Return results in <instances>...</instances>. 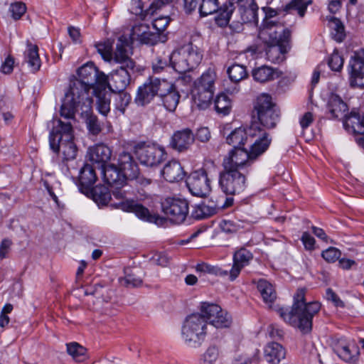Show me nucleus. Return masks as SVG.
<instances>
[{"label":"nucleus","mask_w":364,"mask_h":364,"mask_svg":"<svg viewBox=\"0 0 364 364\" xmlns=\"http://www.w3.org/2000/svg\"><path fill=\"white\" fill-rule=\"evenodd\" d=\"M78 78L70 80L68 92L60 107V116L65 119H74L79 103L84 102L90 106L92 97L89 91L95 89H106L107 75L100 72L92 62H89L77 70Z\"/></svg>","instance_id":"obj_1"},{"label":"nucleus","mask_w":364,"mask_h":364,"mask_svg":"<svg viewBox=\"0 0 364 364\" xmlns=\"http://www.w3.org/2000/svg\"><path fill=\"white\" fill-rule=\"evenodd\" d=\"M305 291L304 289L296 291L291 310L280 307L277 312L287 323L303 333H308L311 331L312 318L320 311L321 304L317 301L306 303Z\"/></svg>","instance_id":"obj_2"},{"label":"nucleus","mask_w":364,"mask_h":364,"mask_svg":"<svg viewBox=\"0 0 364 364\" xmlns=\"http://www.w3.org/2000/svg\"><path fill=\"white\" fill-rule=\"evenodd\" d=\"M73 129L70 122L56 120L50 135L49 143L50 149L54 152L60 151L63 161L65 162L75 159L77 148L73 141Z\"/></svg>","instance_id":"obj_3"},{"label":"nucleus","mask_w":364,"mask_h":364,"mask_svg":"<svg viewBox=\"0 0 364 364\" xmlns=\"http://www.w3.org/2000/svg\"><path fill=\"white\" fill-rule=\"evenodd\" d=\"M253 115L258 119L259 124L267 129H273L279 120L280 112L276 104L268 94L259 95L254 104Z\"/></svg>","instance_id":"obj_4"},{"label":"nucleus","mask_w":364,"mask_h":364,"mask_svg":"<svg viewBox=\"0 0 364 364\" xmlns=\"http://www.w3.org/2000/svg\"><path fill=\"white\" fill-rule=\"evenodd\" d=\"M207 321L203 314H193L188 316L182 326V336L191 347L197 348L201 345L206 334Z\"/></svg>","instance_id":"obj_5"},{"label":"nucleus","mask_w":364,"mask_h":364,"mask_svg":"<svg viewBox=\"0 0 364 364\" xmlns=\"http://www.w3.org/2000/svg\"><path fill=\"white\" fill-rule=\"evenodd\" d=\"M134 152L141 164L149 167L159 166L167 156V153L163 146L144 141L135 144Z\"/></svg>","instance_id":"obj_6"},{"label":"nucleus","mask_w":364,"mask_h":364,"mask_svg":"<svg viewBox=\"0 0 364 364\" xmlns=\"http://www.w3.org/2000/svg\"><path fill=\"white\" fill-rule=\"evenodd\" d=\"M219 186L226 195L240 194L246 188V177L239 170L223 168L219 173Z\"/></svg>","instance_id":"obj_7"},{"label":"nucleus","mask_w":364,"mask_h":364,"mask_svg":"<svg viewBox=\"0 0 364 364\" xmlns=\"http://www.w3.org/2000/svg\"><path fill=\"white\" fill-rule=\"evenodd\" d=\"M161 210L171 223L181 224L188 215L189 205L184 198L168 197L161 202Z\"/></svg>","instance_id":"obj_8"},{"label":"nucleus","mask_w":364,"mask_h":364,"mask_svg":"<svg viewBox=\"0 0 364 364\" xmlns=\"http://www.w3.org/2000/svg\"><path fill=\"white\" fill-rule=\"evenodd\" d=\"M170 87L168 81L164 79L149 78L138 88L135 97V102L138 105L144 106L149 104L156 96H159L161 92L168 90Z\"/></svg>","instance_id":"obj_9"},{"label":"nucleus","mask_w":364,"mask_h":364,"mask_svg":"<svg viewBox=\"0 0 364 364\" xmlns=\"http://www.w3.org/2000/svg\"><path fill=\"white\" fill-rule=\"evenodd\" d=\"M249 141L250 156L254 160L262 154L270 145L272 139L269 134L260 127L258 123L254 122L249 127Z\"/></svg>","instance_id":"obj_10"},{"label":"nucleus","mask_w":364,"mask_h":364,"mask_svg":"<svg viewBox=\"0 0 364 364\" xmlns=\"http://www.w3.org/2000/svg\"><path fill=\"white\" fill-rule=\"evenodd\" d=\"M200 312L205 316L206 321L216 328H229L232 324L231 316L215 304L202 303Z\"/></svg>","instance_id":"obj_11"},{"label":"nucleus","mask_w":364,"mask_h":364,"mask_svg":"<svg viewBox=\"0 0 364 364\" xmlns=\"http://www.w3.org/2000/svg\"><path fill=\"white\" fill-rule=\"evenodd\" d=\"M259 37L266 44H282L289 43L291 31L279 23L262 25Z\"/></svg>","instance_id":"obj_12"},{"label":"nucleus","mask_w":364,"mask_h":364,"mask_svg":"<svg viewBox=\"0 0 364 364\" xmlns=\"http://www.w3.org/2000/svg\"><path fill=\"white\" fill-rule=\"evenodd\" d=\"M186 185L191 193L198 197H206L211 191L210 181L204 168L191 173L186 181Z\"/></svg>","instance_id":"obj_13"},{"label":"nucleus","mask_w":364,"mask_h":364,"mask_svg":"<svg viewBox=\"0 0 364 364\" xmlns=\"http://www.w3.org/2000/svg\"><path fill=\"white\" fill-rule=\"evenodd\" d=\"M250 151L244 148H234L223 161V168L236 169L241 171L244 166H249L254 160Z\"/></svg>","instance_id":"obj_14"},{"label":"nucleus","mask_w":364,"mask_h":364,"mask_svg":"<svg viewBox=\"0 0 364 364\" xmlns=\"http://www.w3.org/2000/svg\"><path fill=\"white\" fill-rule=\"evenodd\" d=\"M133 70L127 67L120 66L113 70L109 75H107L106 89L109 88L113 92L124 91L130 83V72Z\"/></svg>","instance_id":"obj_15"},{"label":"nucleus","mask_w":364,"mask_h":364,"mask_svg":"<svg viewBox=\"0 0 364 364\" xmlns=\"http://www.w3.org/2000/svg\"><path fill=\"white\" fill-rule=\"evenodd\" d=\"M195 136L191 129L185 128L176 131L171 137L169 146L178 152H185L194 143Z\"/></svg>","instance_id":"obj_16"},{"label":"nucleus","mask_w":364,"mask_h":364,"mask_svg":"<svg viewBox=\"0 0 364 364\" xmlns=\"http://www.w3.org/2000/svg\"><path fill=\"white\" fill-rule=\"evenodd\" d=\"M104 181L111 187L122 188L130 177L114 164H107L102 168Z\"/></svg>","instance_id":"obj_17"},{"label":"nucleus","mask_w":364,"mask_h":364,"mask_svg":"<svg viewBox=\"0 0 364 364\" xmlns=\"http://www.w3.org/2000/svg\"><path fill=\"white\" fill-rule=\"evenodd\" d=\"M326 114L329 119H342L348 111L346 103L336 94H331L326 106Z\"/></svg>","instance_id":"obj_18"},{"label":"nucleus","mask_w":364,"mask_h":364,"mask_svg":"<svg viewBox=\"0 0 364 364\" xmlns=\"http://www.w3.org/2000/svg\"><path fill=\"white\" fill-rule=\"evenodd\" d=\"M237 12L241 23L257 24L259 7L255 0H237Z\"/></svg>","instance_id":"obj_19"},{"label":"nucleus","mask_w":364,"mask_h":364,"mask_svg":"<svg viewBox=\"0 0 364 364\" xmlns=\"http://www.w3.org/2000/svg\"><path fill=\"white\" fill-rule=\"evenodd\" d=\"M252 259L253 254L245 247L236 250L233 254V264L230 271V279L235 280L239 276L241 270L249 265Z\"/></svg>","instance_id":"obj_20"},{"label":"nucleus","mask_w":364,"mask_h":364,"mask_svg":"<svg viewBox=\"0 0 364 364\" xmlns=\"http://www.w3.org/2000/svg\"><path fill=\"white\" fill-rule=\"evenodd\" d=\"M163 178L169 183H175L182 181L186 172L181 163L176 159L168 161L161 171Z\"/></svg>","instance_id":"obj_21"},{"label":"nucleus","mask_w":364,"mask_h":364,"mask_svg":"<svg viewBox=\"0 0 364 364\" xmlns=\"http://www.w3.org/2000/svg\"><path fill=\"white\" fill-rule=\"evenodd\" d=\"M92 104V100H91V102L89 107L86 106L84 102H80L77 109L80 107L82 109L81 115L82 117L85 119V123L89 134L97 136L102 131V124L100 122L97 117L90 112Z\"/></svg>","instance_id":"obj_22"},{"label":"nucleus","mask_w":364,"mask_h":364,"mask_svg":"<svg viewBox=\"0 0 364 364\" xmlns=\"http://www.w3.org/2000/svg\"><path fill=\"white\" fill-rule=\"evenodd\" d=\"M333 349L338 356L346 362L353 361L359 353L355 345L342 338L334 342Z\"/></svg>","instance_id":"obj_23"},{"label":"nucleus","mask_w":364,"mask_h":364,"mask_svg":"<svg viewBox=\"0 0 364 364\" xmlns=\"http://www.w3.org/2000/svg\"><path fill=\"white\" fill-rule=\"evenodd\" d=\"M112 151L103 144H97L90 147L87 151V158L93 164H101V168L106 166V163L111 159Z\"/></svg>","instance_id":"obj_24"},{"label":"nucleus","mask_w":364,"mask_h":364,"mask_svg":"<svg viewBox=\"0 0 364 364\" xmlns=\"http://www.w3.org/2000/svg\"><path fill=\"white\" fill-rule=\"evenodd\" d=\"M132 38L139 41L141 43L154 46L160 41L159 33H154L149 31V28L144 24L135 26L132 28Z\"/></svg>","instance_id":"obj_25"},{"label":"nucleus","mask_w":364,"mask_h":364,"mask_svg":"<svg viewBox=\"0 0 364 364\" xmlns=\"http://www.w3.org/2000/svg\"><path fill=\"white\" fill-rule=\"evenodd\" d=\"M286 349L279 343L271 342L264 348V356L270 364H279L286 357Z\"/></svg>","instance_id":"obj_26"},{"label":"nucleus","mask_w":364,"mask_h":364,"mask_svg":"<svg viewBox=\"0 0 364 364\" xmlns=\"http://www.w3.org/2000/svg\"><path fill=\"white\" fill-rule=\"evenodd\" d=\"M266 58L273 63H279L284 60L285 54L290 48L289 43L282 44H267Z\"/></svg>","instance_id":"obj_27"},{"label":"nucleus","mask_w":364,"mask_h":364,"mask_svg":"<svg viewBox=\"0 0 364 364\" xmlns=\"http://www.w3.org/2000/svg\"><path fill=\"white\" fill-rule=\"evenodd\" d=\"M168 85L170 87L167 89L168 90L161 92L159 97L165 109L169 112H173L178 105L181 95L174 85L168 82Z\"/></svg>","instance_id":"obj_28"},{"label":"nucleus","mask_w":364,"mask_h":364,"mask_svg":"<svg viewBox=\"0 0 364 364\" xmlns=\"http://www.w3.org/2000/svg\"><path fill=\"white\" fill-rule=\"evenodd\" d=\"M118 165L121 171L130 177L136 178L139 174V167L132 156L128 152H122L118 158Z\"/></svg>","instance_id":"obj_29"},{"label":"nucleus","mask_w":364,"mask_h":364,"mask_svg":"<svg viewBox=\"0 0 364 364\" xmlns=\"http://www.w3.org/2000/svg\"><path fill=\"white\" fill-rule=\"evenodd\" d=\"M214 92L206 88L193 87L192 97L194 105L200 109H205L211 104Z\"/></svg>","instance_id":"obj_30"},{"label":"nucleus","mask_w":364,"mask_h":364,"mask_svg":"<svg viewBox=\"0 0 364 364\" xmlns=\"http://www.w3.org/2000/svg\"><path fill=\"white\" fill-rule=\"evenodd\" d=\"M127 47L128 42L126 40L123 41L120 38L116 46L114 58L117 63L122 64L121 66L134 69L135 68V63L129 56Z\"/></svg>","instance_id":"obj_31"},{"label":"nucleus","mask_w":364,"mask_h":364,"mask_svg":"<svg viewBox=\"0 0 364 364\" xmlns=\"http://www.w3.org/2000/svg\"><path fill=\"white\" fill-rule=\"evenodd\" d=\"M350 86L364 87V61L350 60Z\"/></svg>","instance_id":"obj_32"},{"label":"nucleus","mask_w":364,"mask_h":364,"mask_svg":"<svg viewBox=\"0 0 364 364\" xmlns=\"http://www.w3.org/2000/svg\"><path fill=\"white\" fill-rule=\"evenodd\" d=\"M97 176L93 167L85 164L80 170L79 175V186L82 192L83 189L90 191L96 182Z\"/></svg>","instance_id":"obj_33"},{"label":"nucleus","mask_w":364,"mask_h":364,"mask_svg":"<svg viewBox=\"0 0 364 364\" xmlns=\"http://www.w3.org/2000/svg\"><path fill=\"white\" fill-rule=\"evenodd\" d=\"M249 127L237 128L226 138V142L234 148H242L249 141Z\"/></svg>","instance_id":"obj_34"},{"label":"nucleus","mask_w":364,"mask_h":364,"mask_svg":"<svg viewBox=\"0 0 364 364\" xmlns=\"http://www.w3.org/2000/svg\"><path fill=\"white\" fill-rule=\"evenodd\" d=\"M96 97V109L102 115L107 117L110 112L111 95L107 89H95L93 91Z\"/></svg>","instance_id":"obj_35"},{"label":"nucleus","mask_w":364,"mask_h":364,"mask_svg":"<svg viewBox=\"0 0 364 364\" xmlns=\"http://www.w3.org/2000/svg\"><path fill=\"white\" fill-rule=\"evenodd\" d=\"M122 208L126 211L134 213L138 218L142 220L147 221H152L153 220L149 210L134 200H127L122 203Z\"/></svg>","instance_id":"obj_36"},{"label":"nucleus","mask_w":364,"mask_h":364,"mask_svg":"<svg viewBox=\"0 0 364 364\" xmlns=\"http://www.w3.org/2000/svg\"><path fill=\"white\" fill-rule=\"evenodd\" d=\"M252 75L255 81L261 83L272 81L279 77L277 69L267 65H262L254 69Z\"/></svg>","instance_id":"obj_37"},{"label":"nucleus","mask_w":364,"mask_h":364,"mask_svg":"<svg viewBox=\"0 0 364 364\" xmlns=\"http://www.w3.org/2000/svg\"><path fill=\"white\" fill-rule=\"evenodd\" d=\"M169 61L176 72L183 73L189 71L188 63L186 60L182 47L173 51L169 56Z\"/></svg>","instance_id":"obj_38"},{"label":"nucleus","mask_w":364,"mask_h":364,"mask_svg":"<svg viewBox=\"0 0 364 364\" xmlns=\"http://www.w3.org/2000/svg\"><path fill=\"white\" fill-rule=\"evenodd\" d=\"M182 49L186 62L188 63L189 71L196 68L202 60L203 55L198 51L196 46L192 43L183 45Z\"/></svg>","instance_id":"obj_39"},{"label":"nucleus","mask_w":364,"mask_h":364,"mask_svg":"<svg viewBox=\"0 0 364 364\" xmlns=\"http://www.w3.org/2000/svg\"><path fill=\"white\" fill-rule=\"evenodd\" d=\"M25 60L31 70L36 73L40 70L41 61L38 54V48L36 45L27 43V50L25 52Z\"/></svg>","instance_id":"obj_40"},{"label":"nucleus","mask_w":364,"mask_h":364,"mask_svg":"<svg viewBox=\"0 0 364 364\" xmlns=\"http://www.w3.org/2000/svg\"><path fill=\"white\" fill-rule=\"evenodd\" d=\"M217 78L216 73L212 68H208L200 77L194 82L196 87L206 88L209 91L215 92V82Z\"/></svg>","instance_id":"obj_41"},{"label":"nucleus","mask_w":364,"mask_h":364,"mask_svg":"<svg viewBox=\"0 0 364 364\" xmlns=\"http://www.w3.org/2000/svg\"><path fill=\"white\" fill-rule=\"evenodd\" d=\"M233 4L230 2L224 4L221 6H218V10L215 12V23L220 27L226 26L230 19V16L233 11Z\"/></svg>","instance_id":"obj_42"},{"label":"nucleus","mask_w":364,"mask_h":364,"mask_svg":"<svg viewBox=\"0 0 364 364\" xmlns=\"http://www.w3.org/2000/svg\"><path fill=\"white\" fill-rule=\"evenodd\" d=\"M257 289L265 303H272L277 298L276 291L271 283L265 279H259Z\"/></svg>","instance_id":"obj_43"},{"label":"nucleus","mask_w":364,"mask_h":364,"mask_svg":"<svg viewBox=\"0 0 364 364\" xmlns=\"http://www.w3.org/2000/svg\"><path fill=\"white\" fill-rule=\"evenodd\" d=\"M311 4V0H292L285 5L284 11L289 14H297L302 18L305 16L307 7Z\"/></svg>","instance_id":"obj_44"},{"label":"nucleus","mask_w":364,"mask_h":364,"mask_svg":"<svg viewBox=\"0 0 364 364\" xmlns=\"http://www.w3.org/2000/svg\"><path fill=\"white\" fill-rule=\"evenodd\" d=\"M90 190L92 199L98 205H105L111 199L110 191L105 186H97Z\"/></svg>","instance_id":"obj_45"},{"label":"nucleus","mask_w":364,"mask_h":364,"mask_svg":"<svg viewBox=\"0 0 364 364\" xmlns=\"http://www.w3.org/2000/svg\"><path fill=\"white\" fill-rule=\"evenodd\" d=\"M215 108L218 114L228 115L232 109V101L228 95L218 94L215 100Z\"/></svg>","instance_id":"obj_46"},{"label":"nucleus","mask_w":364,"mask_h":364,"mask_svg":"<svg viewBox=\"0 0 364 364\" xmlns=\"http://www.w3.org/2000/svg\"><path fill=\"white\" fill-rule=\"evenodd\" d=\"M359 114L355 112H351L348 117H347L344 122L343 126L346 130L353 134L364 135V128L358 126Z\"/></svg>","instance_id":"obj_47"},{"label":"nucleus","mask_w":364,"mask_h":364,"mask_svg":"<svg viewBox=\"0 0 364 364\" xmlns=\"http://www.w3.org/2000/svg\"><path fill=\"white\" fill-rule=\"evenodd\" d=\"M67 352L76 362H82L87 358V349L76 342L67 343Z\"/></svg>","instance_id":"obj_48"},{"label":"nucleus","mask_w":364,"mask_h":364,"mask_svg":"<svg viewBox=\"0 0 364 364\" xmlns=\"http://www.w3.org/2000/svg\"><path fill=\"white\" fill-rule=\"evenodd\" d=\"M227 73L231 81L238 82L247 77L246 67L239 64H233L228 68Z\"/></svg>","instance_id":"obj_49"},{"label":"nucleus","mask_w":364,"mask_h":364,"mask_svg":"<svg viewBox=\"0 0 364 364\" xmlns=\"http://www.w3.org/2000/svg\"><path fill=\"white\" fill-rule=\"evenodd\" d=\"M196 270L198 272L215 276H226L228 274V272L227 270H223L217 266L210 265L205 262L198 264L196 266Z\"/></svg>","instance_id":"obj_50"},{"label":"nucleus","mask_w":364,"mask_h":364,"mask_svg":"<svg viewBox=\"0 0 364 364\" xmlns=\"http://www.w3.org/2000/svg\"><path fill=\"white\" fill-rule=\"evenodd\" d=\"M218 0H202L199 6L200 16H207L215 14L218 10Z\"/></svg>","instance_id":"obj_51"},{"label":"nucleus","mask_w":364,"mask_h":364,"mask_svg":"<svg viewBox=\"0 0 364 364\" xmlns=\"http://www.w3.org/2000/svg\"><path fill=\"white\" fill-rule=\"evenodd\" d=\"M215 213V209L210 208L206 204L202 203L196 205L193 211V216L198 220L203 219L213 215Z\"/></svg>","instance_id":"obj_52"},{"label":"nucleus","mask_w":364,"mask_h":364,"mask_svg":"<svg viewBox=\"0 0 364 364\" xmlns=\"http://www.w3.org/2000/svg\"><path fill=\"white\" fill-rule=\"evenodd\" d=\"M331 33L337 42H341L346 36L344 26L338 18H334L332 21Z\"/></svg>","instance_id":"obj_53"},{"label":"nucleus","mask_w":364,"mask_h":364,"mask_svg":"<svg viewBox=\"0 0 364 364\" xmlns=\"http://www.w3.org/2000/svg\"><path fill=\"white\" fill-rule=\"evenodd\" d=\"M219 356V350L215 346H210L202 357L203 364H215Z\"/></svg>","instance_id":"obj_54"},{"label":"nucleus","mask_w":364,"mask_h":364,"mask_svg":"<svg viewBox=\"0 0 364 364\" xmlns=\"http://www.w3.org/2000/svg\"><path fill=\"white\" fill-rule=\"evenodd\" d=\"M130 12L141 19H145L147 16V12L144 9L141 0H132L129 8Z\"/></svg>","instance_id":"obj_55"},{"label":"nucleus","mask_w":364,"mask_h":364,"mask_svg":"<svg viewBox=\"0 0 364 364\" xmlns=\"http://www.w3.org/2000/svg\"><path fill=\"white\" fill-rule=\"evenodd\" d=\"M330 68L334 71H339L343 65V59L337 50H334L328 60Z\"/></svg>","instance_id":"obj_56"},{"label":"nucleus","mask_w":364,"mask_h":364,"mask_svg":"<svg viewBox=\"0 0 364 364\" xmlns=\"http://www.w3.org/2000/svg\"><path fill=\"white\" fill-rule=\"evenodd\" d=\"M97 52L103 59L109 60L112 57V46L109 42L98 43L95 45Z\"/></svg>","instance_id":"obj_57"},{"label":"nucleus","mask_w":364,"mask_h":364,"mask_svg":"<svg viewBox=\"0 0 364 364\" xmlns=\"http://www.w3.org/2000/svg\"><path fill=\"white\" fill-rule=\"evenodd\" d=\"M119 92L116 99V108L124 113L126 107L129 105L132 97L129 94L123 92V91Z\"/></svg>","instance_id":"obj_58"},{"label":"nucleus","mask_w":364,"mask_h":364,"mask_svg":"<svg viewBox=\"0 0 364 364\" xmlns=\"http://www.w3.org/2000/svg\"><path fill=\"white\" fill-rule=\"evenodd\" d=\"M262 9L264 13V18L263 19L262 25H270L272 23H277V21L272 20V18L277 16L279 14L278 9H274L269 6L262 7Z\"/></svg>","instance_id":"obj_59"},{"label":"nucleus","mask_w":364,"mask_h":364,"mask_svg":"<svg viewBox=\"0 0 364 364\" xmlns=\"http://www.w3.org/2000/svg\"><path fill=\"white\" fill-rule=\"evenodd\" d=\"M323 258L328 262H334L339 259L341 253L339 250L336 247H329L322 252Z\"/></svg>","instance_id":"obj_60"},{"label":"nucleus","mask_w":364,"mask_h":364,"mask_svg":"<svg viewBox=\"0 0 364 364\" xmlns=\"http://www.w3.org/2000/svg\"><path fill=\"white\" fill-rule=\"evenodd\" d=\"M26 11V5L21 2L12 4L10 6V11L15 20L19 19L25 14Z\"/></svg>","instance_id":"obj_61"},{"label":"nucleus","mask_w":364,"mask_h":364,"mask_svg":"<svg viewBox=\"0 0 364 364\" xmlns=\"http://www.w3.org/2000/svg\"><path fill=\"white\" fill-rule=\"evenodd\" d=\"M124 281L128 287H138L143 283L142 279L134 273L127 274Z\"/></svg>","instance_id":"obj_62"},{"label":"nucleus","mask_w":364,"mask_h":364,"mask_svg":"<svg viewBox=\"0 0 364 364\" xmlns=\"http://www.w3.org/2000/svg\"><path fill=\"white\" fill-rule=\"evenodd\" d=\"M170 18L168 16H161L154 19L152 22L153 27L159 33H161L166 30L170 23Z\"/></svg>","instance_id":"obj_63"},{"label":"nucleus","mask_w":364,"mask_h":364,"mask_svg":"<svg viewBox=\"0 0 364 364\" xmlns=\"http://www.w3.org/2000/svg\"><path fill=\"white\" fill-rule=\"evenodd\" d=\"M326 297L328 301H331L336 307H344L343 301L331 288L326 289Z\"/></svg>","instance_id":"obj_64"}]
</instances>
